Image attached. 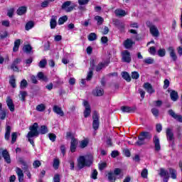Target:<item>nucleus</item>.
Masks as SVG:
<instances>
[{"instance_id": "obj_1", "label": "nucleus", "mask_w": 182, "mask_h": 182, "mask_svg": "<svg viewBox=\"0 0 182 182\" xmlns=\"http://www.w3.org/2000/svg\"><path fill=\"white\" fill-rule=\"evenodd\" d=\"M38 125L37 122H35L33 125L29 127L30 132L27 134L26 137L28 139V141L32 144V146H35V142L32 137H38V136H39V133L40 134H46L48 132V127L45 125H42L39 131H38Z\"/></svg>"}, {"instance_id": "obj_2", "label": "nucleus", "mask_w": 182, "mask_h": 182, "mask_svg": "<svg viewBox=\"0 0 182 182\" xmlns=\"http://www.w3.org/2000/svg\"><path fill=\"white\" fill-rule=\"evenodd\" d=\"M92 163L93 156L92 154L81 156L77 159V166L80 169L84 167H90Z\"/></svg>"}, {"instance_id": "obj_3", "label": "nucleus", "mask_w": 182, "mask_h": 182, "mask_svg": "<svg viewBox=\"0 0 182 182\" xmlns=\"http://www.w3.org/2000/svg\"><path fill=\"white\" fill-rule=\"evenodd\" d=\"M92 128L94 130H97L99 129V114L96 111L94 112L92 115Z\"/></svg>"}, {"instance_id": "obj_4", "label": "nucleus", "mask_w": 182, "mask_h": 182, "mask_svg": "<svg viewBox=\"0 0 182 182\" xmlns=\"http://www.w3.org/2000/svg\"><path fill=\"white\" fill-rule=\"evenodd\" d=\"M70 5H72V1H65L61 6V9H63V11H65V12H72V11H73L74 7L70 6Z\"/></svg>"}, {"instance_id": "obj_5", "label": "nucleus", "mask_w": 182, "mask_h": 182, "mask_svg": "<svg viewBox=\"0 0 182 182\" xmlns=\"http://www.w3.org/2000/svg\"><path fill=\"white\" fill-rule=\"evenodd\" d=\"M153 142L155 147V151H160V150H161V146L160 145V139L157 135L154 136Z\"/></svg>"}, {"instance_id": "obj_6", "label": "nucleus", "mask_w": 182, "mask_h": 182, "mask_svg": "<svg viewBox=\"0 0 182 182\" xmlns=\"http://www.w3.org/2000/svg\"><path fill=\"white\" fill-rule=\"evenodd\" d=\"M122 62H125L126 63H130V62H132L130 53L128 50H124L122 52Z\"/></svg>"}, {"instance_id": "obj_7", "label": "nucleus", "mask_w": 182, "mask_h": 182, "mask_svg": "<svg viewBox=\"0 0 182 182\" xmlns=\"http://www.w3.org/2000/svg\"><path fill=\"white\" fill-rule=\"evenodd\" d=\"M168 114H170L171 117L175 119V120H176L177 122H179V123H182V116L181 114H176V112H174L173 109L168 110Z\"/></svg>"}, {"instance_id": "obj_8", "label": "nucleus", "mask_w": 182, "mask_h": 182, "mask_svg": "<svg viewBox=\"0 0 182 182\" xmlns=\"http://www.w3.org/2000/svg\"><path fill=\"white\" fill-rule=\"evenodd\" d=\"M167 50L170 55L171 59L176 62L177 60V54H176V50H174V47L170 46L167 48Z\"/></svg>"}, {"instance_id": "obj_9", "label": "nucleus", "mask_w": 182, "mask_h": 182, "mask_svg": "<svg viewBox=\"0 0 182 182\" xmlns=\"http://www.w3.org/2000/svg\"><path fill=\"white\" fill-rule=\"evenodd\" d=\"M1 156L4 159L7 164H11V156L9 155V152H8V150L6 149L3 150L1 151Z\"/></svg>"}, {"instance_id": "obj_10", "label": "nucleus", "mask_w": 182, "mask_h": 182, "mask_svg": "<svg viewBox=\"0 0 182 182\" xmlns=\"http://www.w3.org/2000/svg\"><path fill=\"white\" fill-rule=\"evenodd\" d=\"M149 31L154 38H159L160 36V32L156 26H149Z\"/></svg>"}, {"instance_id": "obj_11", "label": "nucleus", "mask_w": 182, "mask_h": 182, "mask_svg": "<svg viewBox=\"0 0 182 182\" xmlns=\"http://www.w3.org/2000/svg\"><path fill=\"white\" fill-rule=\"evenodd\" d=\"M83 105L85 107V110L84 111V117H89V116H90V105H89V102L87 101H84L83 102Z\"/></svg>"}, {"instance_id": "obj_12", "label": "nucleus", "mask_w": 182, "mask_h": 182, "mask_svg": "<svg viewBox=\"0 0 182 182\" xmlns=\"http://www.w3.org/2000/svg\"><path fill=\"white\" fill-rule=\"evenodd\" d=\"M136 106L134 107H127V106H122L121 107V110L124 113H133L135 110H136Z\"/></svg>"}, {"instance_id": "obj_13", "label": "nucleus", "mask_w": 182, "mask_h": 182, "mask_svg": "<svg viewBox=\"0 0 182 182\" xmlns=\"http://www.w3.org/2000/svg\"><path fill=\"white\" fill-rule=\"evenodd\" d=\"M93 69H95V60H92L90 61V71L87 75V80H90V79H92L93 77Z\"/></svg>"}, {"instance_id": "obj_14", "label": "nucleus", "mask_w": 182, "mask_h": 182, "mask_svg": "<svg viewBox=\"0 0 182 182\" xmlns=\"http://www.w3.org/2000/svg\"><path fill=\"white\" fill-rule=\"evenodd\" d=\"M6 102L10 112H15V105L11 97H7Z\"/></svg>"}, {"instance_id": "obj_15", "label": "nucleus", "mask_w": 182, "mask_h": 182, "mask_svg": "<svg viewBox=\"0 0 182 182\" xmlns=\"http://www.w3.org/2000/svg\"><path fill=\"white\" fill-rule=\"evenodd\" d=\"M92 95L94 96H103L105 95V90L100 87H96V88L92 91Z\"/></svg>"}, {"instance_id": "obj_16", "label": "nucleus", "mask_w": 182, "mask_h": 182, "mask_svg": "<svg viewBox=\"0 0 182 182\" xmlns=\"http://www.w3.org/2000/svg\"><path fill=\"white\" fill-rule=\"evenodd\" d=\"M151 137H152V135L151 134H150V132H143L139 134V136H138V139H141L142 140H146V139L147 140H150Z\"/></svg>"}, {"instance_id": "obj_17", "label": "nucleus", "mask_w": 182, "mask_h": 182, "mask_svg": "<svg viewBox=\"0 0 182 182\" xmlns=\"http://www.w3.org/2000/svg\"><path fill=\"white\" fill-rule=\"evenodd\" d=\"M76 147H77V139H76L75 137H73L70 144L71 153H75V151H76Z\"/></svg>"}, {"instance_id": "obj_18", "label": "nucleus", "mask_w": 182, "mask_h": 182, "mask_svg": "<svg viewBox=\"0 0 182 182\" xmlns=\"http://www.w3.org/2000/svg\"><path fill=\"white\" fill-rule=\"evenodd\" d=\"M166 139L168 141H174V134L170 128L166 129Z\"/></svg>"}, {"instance_id": "obj_19", "label": "nucleus", "mask_w": 182, "mask_h": 182, "mask_svg": "<svg viewBox=\"0 0 182 182\" xmlns=\"http://www.w3.org/2000/svg\"><path fill=\"white\" fill-rule=\"evenodd\" d=\"M53 111L54 112V113H56V114H59V116H61V117H63V116H65L63 110H62V108L59 107V106L58 105H55L53 107Z\"/></svg>"}, {"instance_id": "obj_20", "label": "nucleus", "mask_w": 182, "mask_h": 182, "mask_svg": "<svg viewBox=\"0 0 182 182\" xmlns=\"http://www.w3.org/2000/svg\"><path fill=\"white\" fill-rule=\"evenodd\" d=\"M144 89H146V92L149 93V95H151L154 93V92H156V90L153 89V86L151 85V84L149 82L144 83Z\"/></svg>"}, {"instance_id": "obj_21", "label": "nucleus", "mask_w": 182, "mask_h": 182, "mask_svg": "<svg viewBox=\"0 0 182 182\" xmlns=\"http://www.w3.org/2000/svg\"><path fill=\"white\" fill-rule=\"evenodd\" d=\"M12 130V127L9 125L6 126V132L4 134L5 140H9V137H11V131Z\"/></svg>"}, {"instance_id": "obj_22", "label": "nucleus", "mask_w": 182, "mask_h": 182, "mask_svg": "<svg viewBox=\"0 0 182 182\" xmlns=\"http://www.w3.org/2000/svg\"><path fill=\"white\" fill-rule=\"evenodd\" d=\"M58 19V17L56 16H53L50 21V26L51 29H55L56 28V25H58V23L56 22V20Z\"/></svg>"}, {"instance_id": "obj_23", "label": "nucleus", "mask_w": 182, "mask_h": 182, "mask_svg": "<svg viewBox=\"0 0 182 182\" xmlns=\"http://www.w3.org/2000/svg\"><path fill=\"white\" fill-rule=\"evenodd\" d=\"M109 60L105 61L104 63H100V64H98L96 67V71L97 72H100L103 68H106V66H107L109 65Z\"/></svg>"}, {"instance_id": "obj_24", "label": "nucleus", "mask_w": 182, "mask_h": 182, "mask_svg": "<svg viewBox=\"0 0 182 182\" xmlns=\"http://www.w3.org/2000/svg\"><path fill=\"white\" fill-rule=\"evenodd\" d=\"M16 174L18 177V181L22 182L23 181V171L20 168H16Z\"/></svg>"}, {"instance_id": "obj_25", "label": "nucleus", "mask_w": 182, "mask_h": 182, "mask_svg": "<svg viewBox=\"0 0 182 182\" xmlns=\"http://www.w3.org/2000/svg\"><path fill=\"white\" fill-rule=\"evenodd\" d=\"M133 41L130 38H127L124 42V46L126 48V49H130L133 46Z\"/></svg>"}, {"instance_id": "obj_26", "label": "nucleus", "mask_w": 182, "mask_h": 182, "mask_svg": "<svg viewBox=\"0 0 182 182\" xmlns=\"http://www.w3.org/2000/svg\"><path fill=\"white\" fill-rule=\"evenodd\" d=\"M121 76L127 82H131V80H132V77H130V75L129 74V73H127L126 71L122 72Z\"/></svg>"}, {"instance_id": "obj_27", "label": "nucleus", "mask_w": 182, "mask_h": 182, "mask_svg": "<svg viewBox=\"0 0 182 182\" xmlns=\"http://www.w3.org/2000/svg\"><path fill=\"white\" fill-rule=\"evenodd\" d=\"M171 99L173 102L178 100V93L176 90H172L170 93Z\"/></svg>"}, {"instance_id": "obj_28", "label": "nucleus", "mask_w": 182, "mask_h": 182, "mask_svg": "<svg viewBox=\"0 0 182 182\" xmlns=\"http://www.w3.org/2000/svg\"><path fill=\"white\" fill-rule=\"evenodd\" d=\"M114 14L117 16H126V15H127V13H126V11L122 9L115 10Z\"/></svg>"}, {"instance_id": "obj_29", "label": "nucleus", "mask_w": 182, "mask_h": 182, "mask_svg": "<svg viewBox=\"0 0 182 182\" xmlns=\"http://www.w3.org/2000/svg\"><path fill=\"white\" fill-rule=\"evenodd\" d=\"M20 45H21V40L20 39L16 40L14 42V46L13 48V51L18 52Z\"/></svg>"}, {"instance_id": "obj_30", "label": "nucleus", "mask_w": 182, "mask_h": 182, "mask_svg": "<svg viewBox=\"0 0 182 182\" xmlns=\"http://www.w3.org/2000/svg\"><path fill=\"white\" fill-rule=\"evenodd\" d=\"M159 176L161 177H170V175L168 174V171H167L166 169L161 168L160 169Z\"/></svg>"}, {"instance_id": "obj_31", "label": "nucleus", "mask_w": 182, "mask_h": 182, "mask_svg": "<svg viewBox=\"0 0 182 182\" xmlns=\"http://www.w3.org/2000/svg\"><path fill=\"white\" fill-rule=\"evenodd\" d=\"M60 164V161H59V159L55 158L53 160V167L55 168V170H58L59 168V165Z\"/></svg>"}, {"instance_id": "obj_32", "label": "nucleus", "mask_w": 182, "mask_h": 182, "mask_svg": "<svg viewBox=\"0 0 182 182\" xmlns=\"http://www.w3.org/2000/svg\"><path fill=\"white\" fill-rule=\"evenodd\" d=\"M37 76L40 80H43V82H48V77L45 76L43 73L42 72L38 73Z\"/></svg>"}, {"instance_id": "obj_33", "label": "nucleus", "mask_w": 182, "mask_h": 182, "mask_svg": "<svg viewBox=\"0 0 182 182\" xmlns=\"http://www.w3.org/2000/svg\"><path fill=\"white\" fill-rule=\"evenodd\" d=\"M97 39V35H96V33H90L88 35V41L90 42H93V41H96Z\"/></svg>"}, {"instance_id": "obj_34", "label": "nucleus", "mask_w": 182, "mask_h": 182, "mask_svg": "<svg viewBox=\"0 0 182 182\" xmlns=\"http://www.w3.org/2000/svg\"><path fill=\"white\" fill-rule=\"evenodd\" d=\"M95 21H97L98 26L103 25V22H105L103 17L100 16H96L95 17Z\"/></svg>"}, {"instance_id": "obj_35", "label": "nucleus", "mask_w": 182, "mask_h": 182, "mask_svg": "<svg viewBox=\"0 0 182 182\" xmlns=\"http://www.w3.org/2000/svg\"><path fill=\"white\" fill-rule=\"evenodd\" d=\"M24 14H26V7L25 6H21L17 10V14L18 15H24Z\"/></svg>"}, {"instance_id": "obj_36", "label": "nucleus", "mask_w": 182, "mask_h": 182, "mask_svg": "<svg viewBox=\"0 0 182 182\" xmlns=\"http://www.w3.org/2000/svg\"><path fill=\"white\" fill-rule=\"evenodd\" d=\"M16 80H15V76L11 75L10 77L9 83L11 86H12L14 88L16 87Z\"/></svg>"}, {"instance_id": "obj_37", "label": "nucleus", "mask_w": 182, "mask_h": 182, "mask_svg": "<svg viewBox=\"0 0 182 182\" xmlns=\"http://www.w3.org/2000/svg\"><path fill=\"white\" fill-rule=\"evenodd\" d=\"M169 172L171 173V178L176 180V178H177V171L171 168H169Z\"/></svg>"}, {"instance_id": "obj_38", "label": "nucleus", "mask_w": 182, "mask_h": 182, "mask_svg": "<svg viewBox=\"0 0 182 182\" xmlns=\"http://www.w3.org/2000/svg\"><path fill=\"white\" fill-rule=\"evenodd\" d=\"M23 52H25L26 53H31V52H32V46H31V45H26L24 46V47L23 48Z\"/></svg>"}, {"instance_id": "obj_39", "label": "nucleus", "mask_w": 182, "mask_h": 182, "mask_svg": "<svg viewBox=\"0 0 182 182\" xmlns=\"http://www.w3.org/2000/svg\"><path fill=\"white\" fill-rule=\"evenodd\" d=\"M26 96H28V92H26V91H20L18 97L22 102H25V97H26Z\"/></svg>"}, {"instance_id": "obj_40", "label": "nucleus", "mask_w": 182, "mask_h": 182, "mask_svg": "<svg viewBox=\"0 0 182 182\" xmlns=\"http://www.w3.org/2000/svg\"><path fill=\"white\" fill-rule=\"evenodd\" d=\"M108 181L109 182H115L116 181V176L113 174V173H108L107 175Z\"/></svg>"}, {"instance_id": "obj_41", "label": "nucleus", "mask_w": 182, "mask_h": 182, "mask_svg": "<svg viewBox=\"0 0 182 182\" xmlns=\"http://www.w3.org/2000/svg\"><path fill=\"white\" fill-rule=\"evenodd\" d=\"M148 176H149V171L147 170V168H144L141 172V177L142 178H148Z\"/></svg>"}, {"instance_id": "obj_42", "label": "nucleus", "mask_w": 182, "mask_h": 182, "mask_svg": "<svg viewBox=\"0 0 182 182\" xmlns=\"http://www.w3.org/2000/svg\"><path fill=\"white\" fill-rule=\"evenodd\" d=\"M46 65H48V61H46V59H43L41 60L39 63H38V66L39 68H41V69H43L46 68Z\"/></svg>"}, {"instance_id": "obj_43", "label": "nucleus", "mask_w": 182, "mask_h": 182, "mask_svg": "<svg viewBox=\"0 0 182 182\" xmlns=\"http://www.w3.org/2000/svg\"><path fill=\"white\" fill-rule=\"evenodd\" d=\"M68 21V16H63L58 19V25H63Z\"/></svg>"}, {"instance_id": "obj_44", "label": "nucleus", "mask_w": 182, "mask_h": 182, "mask_svg": "<svg viewBox=\"0 0 182 182\" xmlns=\"http://www.w3.org/2000/svg\"><path fill=\"white\" fill-rule=\"evenodd\" d=\"M46 109V106H45L43 104H41L37 105L36 110H37V112H45Z\"/></svg>"}, {"instance_id": "obj_45", "label": "nucleus", "mask_w": 182, "mask_h": 182, "mask_svg": "<svg viewBox=\"0 0 182 182\" xmlns=\"http://www.w3.org/2000/svg\"><path fill=\"white\" fill-rule=\"evenodd\" d=\"M158 55L160 56V58H164L166 56V49L164 48H160L158 52Z\"/></svg>"}, {"instance_id": "obj_46", "label": "nucleus", "mask_w": 182, "mask_h": 182, "mask_svg": "<svg viewBox=\"0 0 182 182\" xmlns=\"http://www.w3.org/2000/svg\"><path fill=\"white\" fill-rule=\"evenodd\" d=\"M34 25L35 24L33 23V21L28 22L25 26L26 31H29L30 29H32V28H33Z\"/></svg>"}, {"instance_id": "obj_47", "label": "nucleus", "mask_w": 182, "mask_h": 182, "mask_svg": "<svg viewBox=\"0 0 182 182\" xmlns=\"http://www.w3.org/2000/svg\"><path fill=\"white\" fill-rule=\"evenodd\" d=\"M16 139H18V132H13L11 134V144H15Z\"/></svg>"}, {"instance_id": "obj_48", "label": "nucleus", "mask_w": 182, "mask_h": 182, "mask_svg": "<svg viewBox=\"0 0 182 182\" xmlns=\"http://www.w3.org/2000/svg\"><path fill=\"white\" fill-rule=\"evenodd\" d=\"M27 87H28V81H26V80H21L20 84L21 89H26Z\"/></svg>"}, {"instance_id": "obj_49", "label": "nucleus", "mask_w": 182, "mask_h": 182, "mask_svg": "<svg viewBox=\"0 0 182 182\" xmlns=\"http://www.w3.org/2000/svg\"><path fill=\"white\" fill-rule=\"evenodd\" d=\"M87 144H89V141H87V140H82L80 143V147L81 149H85V147H87Z\"/></svg>"}, {"instance_id": "obj_50", "label": "nucleus", "mask_w": 182, "mask_h": 182, "mask_svg": "<svg viewBox=\"0 0 182 182\" xmlns=\"http://www.w3.org/2000/svg\"><path fill=\"white\" fill-rule=\"evenodd\" d=\"M144 63H146L147 65H153V63H154V59L148 58L144 60Z\"/></svg>"}, {"instance_id": "obj_51", "label": "nucleus", "mask_w": 182, "mask_h": 182, "mask_svg": "<svg viewBox=\"0 0 182 182\" xmlns=\"http://www.w3.org/2000/svg\"><path fill=\"white\" fill-rule=\"evenodd\" d=\"M53 181L60 182V175H59L58 173L55 174L53 178Z\"/></svg>"}, {"instance_id": "obj_52", "label": "nucleus", "mask_w": 182, "mask_h": 182, "mask_svg": "<svg viewBox=\"0 0 182 182\" xmlns=\"http://www.w3.org/2000/svg\"><path fill=\"white\" fill-rule=\"evenodd\" d=\"M41 164H42L41 163L40 161L36 160V161H33V166L34 168H38V167H41Z\"/></svg>"}, {"instance_id": "obj_53", "label": "nucleus", "mask_w": 182, "mask_h": 182, "mask_svg": "<svg viewBox=\"0 0 182 182\" xmlns=\"http://www.w3.org/2000/svg\"><path fill=\"white\" fill-rule=\"evenodd\" d=\"M107 167V164L106 162H102L99 164V169L102 171V170H105Z\"/></svg>"}, {"instance_id": "obj_54", "label": "nucleus", "mask_w": 182, "mask_h": 182, "mask_svg": "<svg viewBox=\"0 0 182 182\" xmlns=\"http://www.w3.org/2000/svg\"><path fill=\"white\" fill-rule=\"evenodd\" d=\"M90 1V0H78V4L86 6L87 4H89Z\"/></svg>"}, {"instance_id": "obj_55", "label": "nucleus", "mask_w": 182, "mask_h": 182, "mask_svg": "<svg viewBox=\"0 0 182 182\" xmlns=\"http://www.w3.org/2000/svg\"><path fill=\"white\" fill-rule=\"evenodd\" d=\"M14 12H15V9H9L8 12H7L8 17L12 18V16H14Z\"/></svg>"}, {"instance_id": "obj_56", "label": "nucleus", "mask_w": 182, "mask_h": 182, "mask_svg": "<svg viewBox=\"0 0 182 182\" xmlns=\"http://www.w3.org/2000/svg\"><path fill=\"white\" fill-rule=\"evenodd\" d=\"M91 178H93V180H96V178H97V171L96 169L92 171Z\"/></svg>"}, {"instance_id": "obj_57", "label": "nucleus", "mask_w": 182, "mask_h": 182, "mask_svg": "<svg viewBox=\"0 0 182 182\" xmlns=\"http://www.w3.org/2000/svg\"><path fill=\"white\" fill-rule=\"evenodd\" d=\"M48 137L51 141H56V134H48Z\"/></svg>"}, {"instance_id": "obj_58", "label": "nucleus", "mask_w": 182, "mask_h": 182, "mask_svg": "<svg viewBox=\"0 0 182 182\" xmlns=\"http://www.w3.org/2000/svg\"><path fill=\"white\" fill-rule=\"evenodd\" d=\"M123 154L126 156V157H130L131 154H130V151L127 149H124L123 150Z\"/></svg>"}, {"instance_id": "obj_59", "label": "nucleus", "mask_w": 182, "mask_h": 182, "mask_svg": "<svg viewBox=\"0 0 182 182\" xmlns=\"http://www.w3.org/2000/svg\"><path fill=\"white\" fill-rule=\"evenodd\" d=\"M113 174L114 176H119L120 174H122V169L119 168H117L114 170V173Z\"/></svg>"}, {"instance_id": "obj_60", "label": "nucleus", "mask_w": 182, "mask_h": 182, "mask_svg": "<svg viewBox=\"0 0 182 182\" xmlns=\"http://www.w3.org/2000/svg\"><path fill=\"white\" fill-rule=\"evenodd\" d=\"M149 53H151V55H156V47H150L149 49Z\"/></svg>"}, {"instance_id": "obj_61", "label": "nucleus", "mask_w": 182, "mask_h": 182, "mask_svg": "<svg viewBox=\"0 0 182 182\" xmlns=\"http://www.w3.org/2000/svg\"><path fill=\"white\" fill-rule=\"evenodd\" d=\"M151 112L154 116H155V117H157V116H159V109H157L156 108H153L151 109Z\"/></svg>"}, {"instance_id": "obj_62", "label": "nucleus", "mask_w": 182, "mask_h": 182, "mask_svg": "<svg viewBox=\"0 0 182 182\" xmlns=\"http://www.w3.org/2000/svg\"><path fill=\"white\" fill-rule=\"evenodd\" d=\"M101 42L105 45L109 42V38L107 36H103L101 38Z\"/></svg>"}, {"instance_id": "obj_63", "label": "nucleus", "mask_w": 182, "mask_h": 182, "mask_svg": "<svg viewBox=\"0 0 182 182\" xmlns=\"http://www.w3.org/2000/svg\"><path fill=\"white\" fill-rule=\"evenodd\" d=\"M164 89H167L170 86V81L167 79L164 80Z\"/></svg>"}, {"instance_id": "obj_64", "label": "nucleus", "mask_w": 182, "mask_h": 182, "mask_svg": "<svg viewBox=\"0 0 182 182\" xmlns=\"http://www.w3.org/2000/svg\"><path fill=\"white\" fill-rule=\"evenodd\" d=\"M8 37V31H4L2 34L0 35V39H5Z\"/></svg>"}]
</instances>
